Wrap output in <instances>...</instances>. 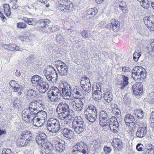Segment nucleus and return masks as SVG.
I'll return each instance as SVG.
<instances>
[{"instance_id": "nucleus-19", "label": "nucleus", "mask_w": 154, "mask_h": 154, "mask_svg": "<svg viewBox=\"0 0 154 154\" xmlns=\"http://www.w3.org/2000/svg\"><path fill=\"white\" fill-rule=\"evenodd\" d=\"M141 82H138L133 85L132 89L133 92L137 96H139L141 95L143 93V88Z\"/></svg>"}, {"instance_id": "nucleus-10", "label": "nucleus", "mask_w": 154, "mask_h": 154, "mask_svg": "<svg viewBox=\"0 0 154 154\" xmlns=\"http://www.w3.org/2000/svg\"><path fill=\"white\" fill-rule=\"evenodd\" d=\"M72 152H79L82 154H86L88 152V146L84 143L78 142L73 147Z\"/></svg>"}, {"instance_id": "nucleus-35", "label": "nucleus", "mask_w": 154, "mask_h": 154, "mask_svg": "<svg viewBox=\"0 0 154 154\" xmlns=\"http://www.w3.org/2000/svg\"><path fill=\"white\" fill-rule=\"evenodd\" d=\"M122 80L121 81V82L119 85L121 86L120 88L121 89H123L126 86H127L129 83L128 78L127 77L124 75H122Z\"/></svg>"}, {"instance_id": "nucleus-34", "label": "nucleus", "mask_w": 154, "mask_h": 154, "mask_svg": "<svg viewBox=\"0 0 154 154\" xmlns=\"http://www.w3.org/2000/svg\"><path fill=\"white\" fill-rule=\"evenodd\" d=\"M63 108L62 109V111L61 113H58V116L59 118H63V116H65L66 113L69 112V108L68 105L66 103L64 102V105L63 106Z\"/></svg>"}, {"instance_id": "nucleus-16", "label": "nucleus", "mask_w": 154, "mask_h": 154, "mask_svg": "<svg viewBox=\"0 0 154 154\" xmlns=\"http://www.w3.org/2000/svg\"><path fill=\"white\" fill-rule=\"evenodd\" d=\"M58 7L62 11L69 12L72 10L73 6L71 3L66 1L59 3Z\"/></svg>"}, {"instance_id": "nucleus-55", "label": "nucleus", "mask_w": 154, "mask_h": 154, "mask_svg": "<svg viewBox=\"0 0 154 154\" xmlns=\"http://www.w3.org/2000/svg\"><path fill=\"white\" fill-rule=\"evenodd\" d=\"M122 71L126 74H127L128 72H130L131 71V69L129 67L126 66L122 67Z\"/></svg>"}, {"instance_id": "nucleus-2", "label": "nucleus", "mask_w": 154, "mask_h": 154, "mask_svg": "<svg viewBox=\"0 0 154 154\" xmlns=\"http://www.w3.org/2000/svg\"><path fill=\"white\" fill-rule=\"evenodd\" d=\"M43 73L47 80L50 82H56L57 75L56 70L51 66H47L43 70Z\"/></svg>"}, {"instance_id": "nucleus-44", "label": "nucleus", "mask_w": 154, "mask_h": 154, "mask_svg": "<svg viewBox=\"0 0 154 154\" xmlns=\"http://www.w3.org/2000/svg\"><path fill=\"white\" fill-rule=\"evenodd\" d=\"M136 116L138 119L142 118L143 116V110L139 109L134 110V112Z\"/></svg>"}, {"instance_id": "nucleus-30", "label": "nucleus", "mask_w": 154, "mask_h": 154, "mask_svg": "<svg viewBox=\"0 0 154 154\" xmlns=\"http://www.w3.org/2000/svg\"><path fill=\"white\" fill-rule=\"evenodd\" d=\"M124 120L126 125L128 126H130L135 121V119L132 115L128 114L125 116Z\"/></svg>"}, {"instance_id": "nucleus-13", "label": "nucleus", "mask_w": 154, "mask_h": 154, "mask_svg": "<svg viewBox=\"0 0 154 154\" xmlns=\"http://www.w3.org/2000/svg\"><path fill=\"white\" fill-rule=\"evenodd\" d=\"M109 121L108 125L111 131L115 133H118L119 125L117 118L115 116H112L110 119Z\"/></svg>"}, {"instance_id": "nucleus-36", "label": "nucleus", "mask_w": 154, "mask_h": 154, "mask_svg": "<svg viewBox=\"0 0 154 154\" xmlns=\"http://www.w3.org/2000/svg\"><path fill=\"white\" fill-rule=\"evenodd\" d=\"M104 98L105 100L108 103H110L112 100V93L109 91L104 92Z\"/></svg>"}, {"instance_id": "nucleus-14", "label": "nucleus", "mask_w": 154, "mask_h": 154, "mask_svg": "<svg viewBox=\"0 0 154 154\" xmlns=\"http://www.w3.org/2000/svg\"><path fill=\"white\" fill-rule=\"evenodd\" d=\"M82 89L86 94L91 91V85L90 79L86 77H82L80 82Z\"/></svg>"}, {"instance_id": "nucleus-61", "label": "nucleus", "mask_w": 154, "mask_h": 154, "mask_svg": "<svg viewBox=\"0 0 154 154\" xmlns=\"http://www.w3.org/2000/svg\"><path fill=\"white\" fill-rule=\"evenodd\" d=\"M11 152V149L8 148H5L2 150V154H9Z\"/></svg>"}, {"instance_id": "nucleus-40", "label": "nucleus", "mask_w": 154, "mask_h": 154, "mask_svg": "<svg viewBox=\"0 0 154 154\" xmlns=\"http://www.w3.org/2000/svg\"><path fill=\"white\" fill-rule=\"evenodd\" d=\"M23 20L25 22L30 25H35L37 23L36 19L35 18L24 17Z\"/></svg>"}, {"instance_id": "nucleus-31", "label": "nucleus", "mask_w": 154, "mask_h": 154, "mask_svg": "<svg viewBox=\"0 0 154 154\" xmlns=\"http://www.w3.org/2000/svg\"><path fill=\"white\" fill-rule=\"evenodd\" d=\"M50 22L51 21L48 19H42L39 20L37 22V26L42 29L43 27L48 26Z\"/></svg>"}, {"instance_id": "nucleus-63", "label": "nucleus", "mask_w": 154, "mask_h": 154, "mask_svg": "<svg viewBox=\"0 0 154 154\" xmlns=\"http://www.w3.org/2000/svg\"><path fill=\"white\" fill-rule=\"evenodd\" d=\"M18 84L14 80H12L10 82V85L13 88V89H14V88L15 86H18Z\"/></svg>"}, {"instance_id": "nucleus-18", "label": "nucleus", "mask_w": 154, "mask_h": 154, "mask_svg": "<svg viewBox=\"0 0 154 154\" xmlns=\"http://www.w3.org/2000/svg\"><path fill=\"white\" fill-rule=\"evenodd\" d=\"M143 20L146 26L154 30V16L151 15L149 17H145Z\"/></svg>"}, {"instance_id": "nucleus-53", "label": "nucleus", "mask_w": 154, "mask_h": 154, "mask_svg": "<svg viewBox=\"0 0 154 154\" xmlns=\"http://www.w3.org/2000/svg\"><path fill=\"white\" fill-rule=\"evenodd\" d=\"M144 154H154V147L147 149Z\"/></svg>"}, {"instance_id": "nucleus-28", "label": "nucleus", "mask_w": 154, "mask_h": 154, "mask_svg": "<svg viewBox=\"0 0 154 154\" xmlns=\"http://www.w3.org/2000/svg\"><path fill=\"white\" fill-rule=\"evenodd\" d=\"M98 11L96 8H90L86 12V17L88 19L92 18L96 15Z\"/></svg>"}, {"instance_id": "nucleus-43", "label": "nucleus", "mask_w": 154, "mask_h": 154, "mask_svg": "<svg viewBox=\"0 0 154 154\" xmlns=\"http://www.w3.org/2000/svg\"><path fill=\"white\" fill-rule=\"evenodd\" d=\"M3 7L5 15L7 16H10L11 14V12L9 5L8 4H5Z\"/></svg>"}, {"instance_id": "nucleus-38", "label": "nucleus", "mask_w": 154, "mask_h": 154, "mask_svg": "<svg viewBox=\"0 0 154 154\" xmlns=\"http://www.w3.org/2000/svg\"><path fill=\"white\" fill-rule=\"evenodd\" d=\"M36 96V91L33 89L29 90L27 92V97L29 99H34Z\"/></svg>"}, {"instance_id": "nucleus-7", "label": "nucleus", "mask_w": 154, "mask_h": 154, "mask_svg": "<svg viewBox=\"0 0 154 154\" xmlns=\"http://www.w3.org/2000/svg\"><path fill=\"white\" fill-rule=\"evenodd\" d=\"M59 88L62 91L61 94L63 98L69 99L71 97L72 90L70 85L67 82H61L59 86Z\"/></svg>"}, {"instance_id": "nucleus-23", "label": "nucleus", "mask_w": 154, "mask_h": 154, "mask_svg": "<svg viewBox=\"0 0 154 154\" xmlns=\"http://www.w3.org/2000/svg\"><path fill=\"white\" fill-rule=\"evenodd\" d=\"M120 24L119 22L115 19H112L111 21V23L106 25V28H112L113 30L117 31L119 28Z\"/></svg>"}, {"instance_id": "nucleus-27", "label": "nucleus", "mask_w": 154, "mask_h": 154, "mask_svg": "<svg viewBox=\"0 0 154 154\" xmlns=\"http://www.w3.org/2000/svg\"><path fill=\"white\" fill-rule=\"evenodd\" d=\"M31 81L33 85L37 87L43 81V80L41 76L36 75L32 77Z\"/></svg>"}, {"instance_id": "nucleus-58", "label": "nucleus", "mask_w": 154, "mask_h": 154, "mask_svg": "<svg viewBox=\"0 0 154 154\" xmlns=\"http://www.w3.org/2000/svg\"><path fill=\"white\" fill-rule=\"evenodd\" d=\"M144 146L141 143L138 144L136 146V149L139 151H142Z\"/></svg>"}, {"instance_id": "nucleus-4", "label": "nucleus", "mask_w": 154, "mask_h": 154, "mask_svg": "<svg viewBox=\"0 0 154 154\" xmlns=\"http://www.w3.org/2000/svg\"><path fill=\"white\" fill-rule=\"evenodd\" d=\"M46 127L49 132L56 133L63 129V127L60 125L59 120L56 119L50 118L47 121Z\"/></svg>"}, {"instance_id": "nucleus-15", "label": "nucleus", "mask_w": 154, "mask_h": 154, "mask_svg": "<svg viewBox=\"0 0 154 154\" xmlns=\"http://www.w3.org/2000/svg\"><path fill=\"white\" fill-rule=\"evenodd\" d=\"M56 65L60 75L63 76L67 75L68 68L65 63L61 60H58L56 62Z\"/></svg>"}, {"instance_id": "nucleus-41", "label": "nucleus", "mask_w": 154, "mask_h": 154, "mask_svg": "<svg viewBox=\"0 0 154 154\" xmlns=\"http://www.w3.org/2000/svg\"><path fill=\"white\" fill-rule=\"evenodd\" d=\"M65 115H65L64 117L63 116V118H60L59 119L63 120H65L66 122V123H65V124L68 125L70 123L71 119L73 118V117L72 115H70L69 112L66 113Z\"/></svg>"}, {"instance_id": "nucleus-50", "label": "nucleus", "mask_w": 154, "mask_h": 154, "mask_svg": "<svg viewBox=\"0 0 154 154\" xmlns=\"http://www.w3.org/2000/svg\"><path fill=\"white\" fill-rule=\"evenodd\" d=\"M117 2L118 3L120 9L126 7V2L123 0H117Z\"/></svg>"}, {"instance_id": "nucleus-26", "label": "nucleus", "mask_w": 154, "mask_h": 154, "mask_svg": "<svg viewBox=\"0 0 154 154\" xmlns=\"http://www.w3.org/2000/svg\"><path fill=\"white\" fill-rule=\"evenodd\" d=\"M112 144L115 149L118 150H121L122 149L123 143L120 139L118 138L113 139Z\"/></svg>"}, {"instance_id": "nucleus-17", "label": "nucleus", "mask_w": 154, "mask_h": 154, "mask_svg": "<svg viewBox=\"0 0 154 154\" xmlns=\"http://www.w3.org/2000/svg\"><path fill=\"white\" fill-rule=\"evenodd\" d=\"M44 106L37 100L31 102L29 105L28 108L26 109L29 110H37L43 109Z\"/></svg>"}, {"instance_id": "nucleus-22", "label": "nucleus", "mask_w": 154, "mask_h": 154, "mask_svg": "<svg viewBox=\"0 0 154 154\" xmlns=\"http://www.w3.org/2000/svg\"><path fill=\"white\" fill-rule=\"evenodd\" d=\"M53 144L55 146L56 151L57 152H62L65 149L64 144L57 140H54Z\"/></svg>"}, {"instance_id": "nucleus-25", "label": "nucleus", "mask_w": 154, "mask_h": 154, "mask_svg": "<svg viewBox=\"0 0 154 154\" xmlns=\"http://www.w3.org/2000/svg\"><path fill=\"white\" fill-rule=\"evenodd\" d=\"M86 94V93L84 92L81 88L77 86H75L72 90L71 94L77 95V98H79L81 96L85 95Z\"/></svg>"}, {"instance_id": "nucleus-1", "label": "nucleus", "mask_w": 154, "mask_h": 154, "mask_svg": "<svg viewBox=\"0 0 154 154\" xmlns=\"http://www.w3.org/2000/svg\"><path fill=\"white\" fill-rule=\"evenodd\" d=\"M47 136L44 132L37 136L36 140L39 145L44 144L42 146L41 153L40 154H53L52 152L53 146L50 142L45 143L46 140Z\"/></svg>"}, {"instance_id": "nucleus-48", "label": "nucleus", "mask_w": 154, "mask_h": 154, "mask_svg": "<svg viewBox=\"0 0 154 154\" xmlns=\"http://www.w3.org/2000/svg\"><path fill=\"white\" fill-rule=\"evenodd\" d=\"M141 55V53L140 52H138L135 51V53L133 54V59L134 61H137L140 57Z\"/></svg>"}, {"instance_id": "nucleus-57", "label": "nucleus", "mask_w": 154, "mask_h": 154, "mask_svg": "<svg viewBox=\"0 0 154 154\" xmlns=\"http://www.w3.org/2000/svg\"><path fill=\"white\" fill-rule=\"evenodd\" d=\"M50 27L51 29V33L56 32L59 30L60 29L59 27L57 26H52L51 27Z\"/></svg>"}, {"instance_id": "nucleus-5", "label": "nucleus", "mask_w": 154, "mask_h": 154, "mask_svg": "<svg viewBox=\"0 0 154 154\" xmlns=\"http://www.w3.org/2000/svg\"><path fill=\"white\" fill-rule=\"evenodd\" d=\"M85 124L83 119L80 116L75 117L73 121L72 128L77 134H80L85 129Z\"/></svg>"}, {"instance_id": "nucleus-46", "label": "nucleus", "mask_w": 154, "mask_h": 154, "mask_svg": "<svg viewBox=\"0 0 154 154\" xmlns=\"http://www.w3.org/2000/svg\"><path fill=\"white\" fill-rule=\"evenodd\" d=\"M122 101L123 103H125L128 106L130 104L131 100L129 98V97L128 94L125 95L122 100Z\"/></svg>"}, {"instance_id": "nucleus-33", "label": "nucleus", "mask_w": 154, "mask_h": 154, "mask_svg": "<svg viewBox=\"0 0 154 154\" xmlns=\"http://www.w3.org/2000/svg\"><path fill=\"white\" fill-rule=\"evenodd\" d=\"M62 134L65 137L71 139L74 135V132L70 129L65 128L63 129Z\"/></svg>"}, {"instance_id": "nucleus-39", "label": "nucleus", "mask_w": 154, "mask_h": 154, "mask_svg": "<svg viewBox=\"0 0 154 154\" xmlns=\"http://www.w3.org/2000/svg\"><path fill=\"white\" fill-rule=\"evenodd\" d=\"M24 87V85L18 84V86H15L14 88V92H17L18 94L20 95L22 94L23 88Z\"/></svg>"}, {"instance_id": "nucleus-11", "label": "nucleus", "mask_w": 154, "mask_h": 154, "mask_svg": "<svg viewBox=\"0 0 154 154\" xmlns=\"http://www.w3.org/2000/svg\"><path fill=\"white\" fill-rule=\"evenodd\" d=\"M22 138L20 141L21 146L27 145L30 142L32 137V134L29 131H26L23 132Z\"/></svg>"}, {"instance_id": "nucleus-3", "label": "nucleus", "mask_w": 154, "mask_h": 154, "mask_svg": "<svg viewBox=\"0 0 154 154\" xmlns=\"http://www.w3.org/2000/svg\"><path fill=\"white\" fill-rule=\"evenodd\" d=\"M146 71L141 66H136L132 71V77L135 81L141 82L146 78Z\"/></svg>"}, {"instance_id": "nucleus-32", "label": "nucleus", "mask_w": 154, "mask_h": 154, "mask_svg": "<svg viewBox=\"0 0 154 154\" xmlns=\"http://www.w3.org/2000/svg\"><path fill=\"white\" fill-rule=\"evenodd\" d=\"M33 122V125L37 127H41L44 123V119H41L37 116L31 121Z\"/></svg>"}, {"instance_id": "nucleus-29", "label": "nucleus", "mask_w": 154, "mask_h": 154, "mask_svg": "<svg viewBox=\"0 0 154 154\" xmlns=\"http://www.w3.org/2000/svg\"><path fill=\"white\" fill-rule=\"evenodd\" d=\"M49 87V84L43 81L36 88L39 92L41 93H44L47 91Z\"/></svg>"}, {"instance_id": "nucleus-42", "label": "nucleus", "mask_w": 154, "mask_h": 154, "mask_svg": "<svg viewBox=\"0 0 154 154\" xmlns=\"http://www.w3.org/2000/svg\"><path fill=\"white\" fill-rule=\"evenodd\" d=\"M47 116L46 112L45 111H43L42 109H39V110L37 112V116L41 119H44L45 120Z\"/></svg>"}, {"instance_id": "nucleus-21", "label": "nucleus", "mask_w": 154, "mask_h": 154, "mask_svg": "<svg viewBox=\"0 0 154 154\" xmlns=\"http://www.w3.org/2000/svg\"><path fill=\"white\" fill-rule=\"evenodd\" d=\"M101 86L99 85H97L94 84L93 85L92 91L93 92V94L94 97H95V99H99V98H101Z\"/></svg>"}, {"instance_id": "nucleus-60", "label": "nucleus", "mask_w": 154, "mask_h": 154, "mask_svg": "<svg viewBox=\"0 0 154 154\" xmlns=\"http://www.w3.org/2000/svg\"><path fill=\"white\" fill-rule=\"evenodd\" d=\"M104 150L106 154H109L111 152L112 149L110 147L105 146L104 148Z\"/></svg>"}, {"instance_id": "nucleus-54", "label": "nucleus", "mask_w": 154, "mask_h": 154, "mask_svg": "<svg viewBox=\"0 0 154 154\" xmlns=\"http://www.w3.org/2000/svg\"><path fill=\"white\" fill-rule=\"evenodd\" d=\"M81 34L82 37H85V38H88L90 35L88 31H83L81 33Z\"/></svg>"}, {"instance_id": "nucleus-8", "label": "nucleus", "mask_w": 154, "mask_h": 154, "mask_svg": "<svg viewBox=\"0 0 154 154\" xmlns=\"http://www.w3.org/2000/svg\"><path fill=\"white\" fill-rule=\"evenodd\" d=\"M61 90L60 88L55 87L53 88L52 90L48 91V99L51 102L54 103H57L60 101V98H57L56 99H53L52 96L53 97L60 96L61 95Z\"/></svg>"}, {"instance_id": "nucleus-6", "label": "nucleus", "mask_w": 154, "mask_h": 154, "mask_svg": "<svg viewBox=\"0 0 154 154\" xmlns=\"http://www.w3.org/2000/svg\"><path fill=\"white\" fill-rule=\"evenodd\" d=\"M85 118L90 122H94L96 119L97 113L96 107L93 105L88 106L84 111Z\"/></svg>"}, {"instance_id": "nucleus-64", "label": "nucleus", "mask_w": 154, "mask_h": 154, "mask_svg": "<svg viewBox=\"0 0 154 154\" xmlns=\"http://www.w3.org/2000/svg\"><path fill=\"white\" fill-rule=\"evenodd\" d=\"M151 46L152 47V51H150L149 53L150 54H152L151 52L154 53V38L151 41Z\"/></svg>"}, {"instance_id": "nucleus-56", "label": "nucleus", "mask_w": 154, "mask_h": 154, "mask_svg": "<svg viewBox=\"0 0 154 154\" xmlns=\"http://www.w3.org/2000/svg\"><path fill=\"white\" fill-rule=\"evenodd\" d=\"M17 26L19 28L23 29L25 28L26 27V24L22 22H19L17 24Z\"/></svg>"}, {"instance_id": "nucleus-51", "label": "nucleus", "mask_w": 154, "mask_h": 154, "mask_svg": "<svg viewBox=\"0 0 154 154\" xmlns=\"http://www.w3.org/2000/svg\"><path fill=\"white\" fill-rule=\"evenodd\" d=\"M56 40L57 42L59 43H61L64 41V38H63L61 34H59L56 35Z\"/></svg>"}, {"instance_id": "nucleus-52", "label": "nucleus", "mask_w": 154, "mask_h": 154, "mask_svg": "<svg viewBox=\"0 0 154 154\" xmlns=\"http://www.w3.org/2000/svg\"><path fill=\"white\" fill-rule=\"evenodd\" d=\"M51 27H48V26L45 27H43L42 29V31L43 32L50 34L51 32Z\"/></svg>"}, {"instance_id": "nucleus-37", "label": "nucleus", "mask_w": 154, "mask_h": 154, "mask_svg": "<svg viewBox=\"0 0 154 154\" xmlns=\"http://www.w3.org/2000/svg\"><path fill=\"white\" fill-rule=\"evenodd\" d=\"M22 102L19 98H16L13 103L12 105L14 108L18 109L22 107Z\"/></svg>"}, {"instance_id": "nucleus-45", "label": "nucleus", "mask_w": 154, "mask_h": 154, "mask_svg": "<svg viewBox=\"0 0 154 154\" xmlns=\"http://www.w3.org/2000/svg\"><path fill=\"white\" fill-rule=\"evenodd\" d=\"M15 45L12 44H4L3 45V47L8 51H13L14 50Z\"/></svg>"}, {"instance_id": "nucleus-12", "label": "nucleus", "mask_w": 154, "mask_h": 154, "mask_svg": "<svg viewBox=\"0 0 154 154\" xmlns=\"http://www.w3.org/2000/svg\"><path fill=\"white\" fill-rule=\"evenodd\" d=\"M109 113L106 111L101 110L99 113V123L102 126L108 125L109 122Z\"/></svg>"}, {"instance_id": "nucleus-24", "label": "nucleus", "mask_w": 154, "mask_h": 154, "mask_svg": "<svg viewBox=\"0 0 154 154\" xmlns=\"http://www.w3.org/2000/svg\"><path fill=\"white\" fill-rule=\"evenodd\" d=\"M147 131V125L142 126L139 128L136 133V136L138 137L142 138L145 136Z\"/></svg>"}, {"instance_id": "nucleus-62", "label": "nucleus", "mask_w": 154, "mask_h": 154, "mask_svg": "<svg viewBox=\"0 0 154 154\" xmlns=\"http://www.w3.org/2000/svg\"><path fill=\"white\" fill-rule=\"evenodd\" d=\"M33 59L34 58L32 55L30 56L27 57L26 59V62L27 63V64H28L31 62Z\"/></svg>"}, {"instance_id": "nucleus-49", "label": "nucleus", "mask_w": 154, "mask_h": 154, "mask_svg": "<svg viewBox=\"0 0 154 154\" xmlns=\"http://www.w3.org/2000/svg\"><path fill=\"white\" fill-rule=\"evenodd\" d=\"M64 105L63 102H60L58 104L56 109L57 112L61 113L62 111Z\"/></svg>"}, {"instance_id": "nucleus-59", "label": "nucleus", "mask_w": 154, "mask_h": 154, "mask_svg": "<svg viewBox=\"0 0 154 154\" xmlns=\"http://www.w3.org/2000/svg\"><path fill=\"white\" fill-rule=\"evenodd\" d=\"M93 143V146L94 147L95 149H98L101 147L100 143L99 142H97L96 140L94 141Z\"/></svg>"}, {"instance_id": "nucleus-9", "label": "nucleus", "mask_w": 154, "mask_h": 154, "mask_svg": "<svg viewBox=\"0 0 154 154\" xmlns=\"http://www.w3.org/2000/svg\"><path fill=\"white\" fill-rule=\"evenodd\" d=\"M39 110L24 109L22 112L23 120L26 121L28 119L29 121H31L37 117V112Z\"/></svg>"}, {"instance_id": "nucleus-47", "label": "nucleus", "mask_w": 154, "mask_h": 154, "mask_svg": "<svg viewBox=\"0 0 154 154\" xmlns=\"http://www.w3.org/2000/svg\"><path fill=\"white\" fill-rule=\"evenodd\" d=\"M141 6L145 8H147L149 7V4L148 0H142V1L140 2Z\"/></svg>"}, {"instance_id": "nucleus-20", "label": "nucleus", "mask_w": 154, "mask_h": 154, "mask_svg": "<svg viewBox=\"0 0 154 154\" xmlns=\"http://www.w3.org/2000/svg\"><path fill=\"white\" fill-rule=\"evenodd\" d=\"M71 103L73 109L77 112H80L83 108L82 102L80 100L72 101Z\"/></svg>"}]
</instances>
